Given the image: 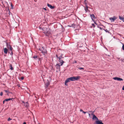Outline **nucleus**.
<instances>
[{
    "mask_svg": "<svg viewBox=\"0 0 124 124\" xmlns=\"http://www.w3.org/2000/svg\"><path fill=\"white\" fill-rule=\"evenodd\" d=\"M39 50L41 51V52L45 56L47 53V52L45 48L43 47L40 48L39 49Z\"/></svg>",
    "mask_w": 124,
    "mask_h": 124,
    "instance_id": "nucleus-1",
    "label": "nucleus"
},
{
    "mask_svg": "<svg viewBox=\"0 0 124 124\" xmlns=\"http://www.w3.org/2000/svg\"><path fill=\"white\" fill-rule=\"evenodd\" d=\"M80 78L79 76H77L76 77H73L69 78L70 80L71 81H73L75 80H77Z\"/></svg>",
    "mask_w": 124,
    "mask_h": 124,
    "instance_id": "nucleus-2",
    "label": "nucleus"
},
{
    "mask_svg": "<svg viewBox=\"0 0 124 124\" xmlns=\"http://www.w3.org/2000/svg\"><path fill=\"white\" fill-rule=\"evenodd\" d=\"M62 54H61L60 55H59V56L58 57V59H59V62L61 64V65L62 66V65L63 63L64 62L62 60H61V58H63V57H62Z\"/></svg>",
    "mask_w": 124,
    "mask_h": 124,
    "instance_id": "nucleus-3",
    "label": "nucleus"
},
{
    "mask_svg": "<svg viewBox=\"0 0 124 124\" xmlns=\"http://www.w3.org/2000/svg\"><path fill=\"white\" fill-rule=\"evenodd\" d=\"M87 114H88L89 116H96L94 114V112L91 111H88Z\"/></svg>",
    "mask_w": 124,
    "mask_h": 124,
    "instance_id": "nucleus-4",
    "label": "nucleus"
},
{
    "mask_svg": "<svg viewBox=\"0 0 124 124\" xmlns=\"http://www.w3.org/2000/svg\"><path fill=\"white\" fill-rule=\"evenodd\" d=\"M117 18V17H116L114 16L113 17L109 18V19L111 22H114Z\"/></svg>",
    "mask_w": 124,
    "mask_h": 124,
    "instance_id": "nucleus-5",
    "label": "nucleus"
},
{
    "mask_svg": "<svg viewBox=\"0 0 124 124\" xmlns=\"http://www.w3.org/2000/svg\"><path fill=\"white\" fill-rule=\"evenodd\" d=\"M113 79L115 80H116L119 81H123V79H122L121 78H120L117 77H115L113 78Z\"/></svg>",
    "mask_w": 124,
    "mask_h": 124,
    "instance_id": "nucleus-6",
    "label": "nucleus"
},
{
    "mask_svg": "<svg viewBox=\"0 0 124 124\" xmlns=\"http://www.w3.org/2000/svg\"><path fill=\"white\" fill-rule=\"evenodd\" d=\"M3 5L5 7H8L9 6L7 2L4 1L3 2Z\"/></svg>",
    "mask_w": 124,
    "mask_h": 124,
    "instance_id": "nucleus-7",
    "label": "nucleus"
},
{
    "mask_svg": "<svg viewBox=\"0 0 124 124\" xmlns=\"http://www.w3.org/2000/svg\"><path fill=\"white\" fill-rule=\"evenodd\" d=\"M61 64L60 63L58 64H57L55 65V67L57 69H59V70H60V66H61V64Z\"/></svg>",
    "mask_w": 124,
    "mask_h": 124,
    "instance_id": "nucleus-8",
    "label": "nucleus"
},
{
    "mask_svg": "<svg viewBox=\"0 0 124 124\" xmlns=\"http://www.w3.org/2000/svg\"><path fill=\"white\" fill-rule=\"evenodd\" d=\"M90 16L93 21H94V19L96 18L94 15L93 14H90Z\"/></svg>",
    "mask_w": 124,
    "mask_h": 124,
    "instance_id": "nucleus-9",
    "label": "nucleus"
},
{
    "mask_svg": "<svg viewBox=\"0 0 124 124\" xmlns=\"http://www.w3.org/2000/svg\"><path fill=\"white\" fill-rule=\"evenodd\" d=\"M96 124H104L102 122V121L101 120H99L98 121H95Z\"/></svg>",
    "mask_w": 124,
    "mask_h": 124,
    "instance_id": "nucleus-10",
    "label": "nucleus"
},
{
    "mask_svg": "<svg viewBox=\"0 0 124 124\" xmlns=\"http://www.w3.org/2000/svg\"><path fill=\"white\" fill-rule=\"evenodd\" d=\"M47 5L48 7H49L51 9H53L54 8V6H52L51 5L49 4L48 3H47Z\"/></svg>",
    "mask_w": 124,
    "mask_h": 124,
    "instance_id": "nucleus-11",
    "label": "nucleus"
},
{
    "mask_svg": "<svg viewBox=\"0 0 124 124\" xmlns=\"http://www.w3.org/2000/svg\"><path fill=\"white\" fill-rule=\"evenodd\" d=\"M92 119L93 120L98 121L99 120L97 117H93Z\"/></svg>",
    "mask_w": 124,
    "mask_h": 124,
    "instance_id": "nucleus-12",
    "label": "nucleus"
},
{
    "mask_svg": "<svg viewBox=\"0 0 124 124\" xmlns=\"http://www.w3.org/2000/svg\"><path fill=\"white\" fill-rule=\"evenodd\" d=\"M9 69L11 70H14V68L13 67L12 65L10 64H9Z\"/></svg>",
    "mask_w": 124,
    "mask_h": 124,
    "instance_id": "nucleus-13",
    "label": "nucleus"
},
{
    "mask_svg": "<svg viewBox=\"0 0 124 124\" xmlns=\"http://www.w3.org/2000/svg\"><path fill=\"white\" fill-rule=\"evenodd\" d=\"M8 52V49L6 48H4V52L6 54H7Z\"/></svg>",
    "mask_w": 124,
    "mask_h": 124,
    "instance_id": "nucleus-14",
    "label": "nucleus"
},
{
    "mask_svg": "<svg viewBox=\"0 0 124 124\" xmlns=\"http://www.w3.org/2000/svg\"><path fill=\"white\" fill-rule=\"evenodd\" d=\"M85 10L86 12H88V11H89V10L88 9V7L87 6H86L85 8Z\"/></svg>",
    "mask_w": 124,
    "mask_h": 124,
    "instance_id": "nucleus-15",
    "label": "nucleus"
},
{
    "mask_svg": "<svg viewBox=\"0 0 124 124\" xmlns=\"http://www.w3.org/2000/svg\"><path fill=\"white\" fill-rule=\"evenodd\" d=\"M24 105L25 107H28L29 106V105L28 102H26L24 103Z\"/></svg>",
    "mask_w": 124,
    "mask_h": 124,
    "instance_id": "nucleus-16",
    "label": "nucleus"
},
{
    "mask_svg": "<svg viewBox=\"0 0 124 124\" xmlns=\"http://www.w3.org/2000/svg\"><path fill=\"white\" fill-rule=\"evenodd\" d=\"M119 18L120 20H122L124 22V17H123L120 16H119Z\"/></svg>",
    "mask_w": 124,
    "mask_h": 124,
    "instance_id": "nucleus-17",
    "label": "nucleus"
},
{
    "mask_svg": "<svg viewBox=\"0 0 124 124\" xmlns=\"http://www.w3.org/2000/svg\"><path fill=\"white\" fill-rule=\"evenodd\" d=\"M14 99L13 98H9V99H5V101H10V100H14Z\"/></svg>",
    "mask_w": 124,
    "mask_h": 124,
    "instance_id": "nucleus-18",
    "label": "nucleus"
},
{
    "mask_svg": "<svg viewBox=\"0 0 124 124\" xmlns=\"http://www.w3.org/2000/svg\"><path fill=\"white\" fill-rule=\"evenodd\" d=\"M70 81V79H69V78H68L65 81L66 83H68Z\"/></svg>",
    "mask_w": 124,
    "mask_h": 124,
    "instance_id": "nucleus-19",
    "label": "nucleus"
},
{
    "mask_svg": "<svg viewBox=\"0 0 124 124\" xmlns=\"http://www.w3.org/2000/svg\"><path fill=\"white\" fill-rule=\"evenodd\" d=\"M46 86H45L46 88L49 85V83L48 82L46 84Z\"/></svg>",
    "mask_w": 124,
    "mask_h": 124,
    "instance_id": "nucleus-20",
    "label": "nucleus"
},
{
    "mask_svg": "<svg viewBox=\"0 0 124 124\" xmlns=\"http://www.w3.org/2000/svg\"><path fill=\"white\" fill-rule=\"evenodd\" d=\"M4 91L6 93H12L11 92H9L8 90H4Z\"/></svg>",
    "mask_w": 124,
    "mask_h": 124,
    "instance_id": "nucleus-21",
    "label": "nucleus"
},
{
    "mask_svg": "<svg viewBox=\"0 0 124 124\" xmlns=\"http://www.w3.org/2000/svg\"><path fill=\"white\" fill-rule=\"evenodd\" d=\"M7 46L8 49H9L10 47H11L10 45H8V44H7Z\"/></svg>",
    "mask_w": 124,
    "mask_h": 124,
    "instance_id": "nucleus-22",
    "label": "nucleus"
},
{
    "mask_svg": "<svg viewBox=\"0 0 124 124\" xmlns=\"http://www.w3.org/2000/svg\"><path fill=\"white\" fill-rule=\"evenodd\" d=\"M92 26H93V28H94L95 27V26L94 23L92 24Z\"/></svg>",
    "mask_w": 124,
    "mask_h": 124,
    "instance_id": "nucleus-23",
    "label": "nucleus"
},
{
    "mask_svg": "<svg viewBox=\"0 0 124 124\" xmlns=\"http://www.w3.org/2000/svg\"><path fill=\"white\" fill-rule=\"evenodd\" d=\"M78 69L80 70H81L82 69L83 70H84V68H83L79 67L78 68Z\"/></svg>",
    "mask_w": 124,
    "mask_h": 124,
    "instance_id": "nucleus-24",
    "label": "nucleus"
},
{
    "mask_svg": "<svg viewBox=\"0 0 124 124\" xmlns=\"http://www.w3.org/2000/svg\"><path fill=\"white\" fill-rule=\"evenodd\" d=\"M9 50H10V51H12L13 49V48L12 47H10L9 48Z\"/></svg>",
    "mask_w": 124,
    "mask_h": 124,
    "instance_id": "nucleus-25",
    "label": "nucleus"
},
{
    "mask_svg": "<svg viewBox=\"0 0 124 124\" xmlns=\"http://www.w3.org/2000/svg\"><path fill=\"white\" fill-rule=\"evenodd\" d=\"M33 58H34L35 59H36L38 57L37 56H34L33 57Z\"/></svg>",
    "mask_w": 124,
    "mask_h": 124,
    "instance_id": "nucleus-26",
    "label": "nucleus"
},
{
    "mask_svg": "<svg viewBox=\"0 0 124 124\" xmlns=\"http://www.w3.org/2000/svg\"><path fill=\"white\" fill-rule=\"evenodd\" d=\"M104 30L106 32H108V33H109V31L108 30H107V29H106L105 30Z\"/></svg>",
    "mask_w": 124,
    "mask_h": 124,
    "instance_id": "nucleus-27",
    "label": "nucleus"
},
{
    "mask_svg": "<svg viewBox=\"0 0 124 124\" xmlns=\"http://www.w3.org/2000/svg\"><path fill=\"white\" fill-rule=\"evenodd\" d=\"M59 55H58V54H56V58L57 59H58V57L59 56Z\"/></svg>",
    "mask_w": 124,
    "mask_h": 124,
    "instance_id": "nucleus-28",
    "label": "nucleus"
},
{
    "mask_svg": "<svg viewBox=\"0 0 124 124\" xmlns=\"http://www.w3.org/2000/svg\"><path fill=\"white\" fill-rule=\"evenodd\" d=\"M83 113L84 114L87 113V114L88 113V111L87 112H84L83 111Z\"/></svg>",
    "mask_w": 124,
    "mask_h": 124,
    "instance_id": "nucleus-29",
    "label": "nucleus"
},
{
    "mask_svg": "<svg viewBox=\"0 0 124 124\" xmlns=\"http://www.w3.org/2000/svg\"><path fill=\"white\" fill-rule=\"evenodd\" d=\"M12 120V119L10 118H9L8 119V121H9Z\"/></svg>",
    "mask_w": 124,
    "mask_h": 124,
    "instance_id": "nucleus-30",
    "label": "nucleus"
},
{
    "mask_svg": "<svg viewBox=\"0 0 124 124\" xmlns=\"http://www.w3.org/2000/svg\"><path fill=\"white\" fill-rule=\"evenodd\" d=\"M93 21V22H94V23L95 24H96V25H97V23L95 21V20H94V21Z\"/></svg>",
    "mask_w": 124,
    "mask_h": 124,
    "instance_id": "nucleus-31",
    "label": "nucleus"
},
{
    "mask_svg": "<svg viewBox=\"0 0 124 124\" xmlns=\"http://www.w3.org/2000/svg\"><path fill=\"white\" fill-rule=\"evenodd\" d=\"M122 49L123 50H124V45L123 44L122 47Z\"/></svg>",
    "mask_w": 124,
    "mask_h": 124,
    "instance_id": "nucleus-32",
    "label": "nucleus"
},
{
    "mask_svg": "<svg viewBox=\"0 0 124 124\" xmlns=\"http://www.w3.org/2000/svg\"><path fill=\"white\" fill-rule=\"evenodd\" d=\"M0 95L1 96H2L3 95V93L2 92H1L0 94Z\"/></svg>",
    "mask_w": 124,
    "mask_h": 124,
    "instance_id": "nucleus-33",
    "label": "nucleus"
},
{
    "mask_svg": "<svg viewBox=\"0 0 124 124\" xmlns=\"http://www.w3.org/2000/svg\"><path fill=\"white\" fill-rule=\"evenodd\" d=\"M24 79V77H21V79L22 80H23Z\"/></svg>",
    "mask_w": 124,
    "mask_h": 124,
    "instance_id": "nucleus-34",
    "label": "nucleus"
},
{
    "mask_svg": "<svg viewBox=\"0 0 124 124\" xmlns=\"http://www.w3.org/2000/svg\"><path fill=\"white\" fill-rule=\"evenodd\" d=\"M11 8H12V9L13 8V5L12 4L11 5Z\"/></svg>",
    "mask_w": 124,
    "mask_h": 124,
    "instance_id": "nucleus-35",
    "label": "nucleus"
},
{
    "mask_svg": "<svg viewBox=\"0 0 124 124\" xmlns=\"http://www.w3.org/2000/svg\"><path fill=\"white\" fill-rule=\"evenodd\" d=\"M80 111L81 112H83V110L82 109H80Z\"/></svg>",
    "mask_w": 124,
    "mask_h": 124,
    "instance_id": "nucleus-36",
    "label": "nucleus"
},
{
    "mask_svg": "<svg viewBox=\"0 0 124 124\" xmlns=\"http://www.w3.org/2000/svg\"><path fill=\"white\" fill-rule=\"evenodd\" d=\"M67 83H66L65 82V85H67Z\"/></svg>",
    "mask_w": 124,
    "mask_h": 124,
    "instance_id": "nucleus-37",
    "label": "nucleus"
},
{
    "mask_svg": "<svg viewBox=\"0 0 124 124\" xmlns=\"http://www.w3.org/2000/svg\"><path fill=\"white\" fill-rule=\"evenodd\" d=\"M43 8L45 10H46V8Z\"/></svg>",
    "mask_w": 124,
    "mask_h": 124,
    "instance_id": "nucleus-38",
    "label": "nucleus"
},
{
    "mask_svg": "<svg viewBox=\"0 0 124 124\" xmlns=\"http://www.w3.org/2000/svg\"><path fill=\"white\" fill-rule=\"evenodd\" d=\"M77 63V62L76 61H74V63Z\"/></svg>",
    "mask_w": 124,
    "mask_h": 124,
    "instance_id": "nucleus-39",
    "label": "nucleus"
},
{
    "mask_svg": "<svg viewBox=\"0 0 124 124\" xmlns=\"http://www.w3.org/2000/svg\"><path fill=\"white\" fill-rule=\"evenodd\" d=\"M5 101V100H4L3 101V103L4 104V102Z\"/></svg>",
    "mask_w": 124,
    "mask_h": 124,
    "instance_id": "nucleus-40",
    "label": "nucleus"
},
{
    "mask_svg": "<svg viewBox=\"0 0 124 124\" xmlns=\"http://www.w3.org/2000/svg\"><path fill=\"white\" fill-rule=\"evenodd\" d=\"M17 86L18 87H20V85H17Z\"/></svg>",
    "mask_w": 124,
    "mask_h": 124,
    "instance_id": "nucleus-41",
    "label": "nucleus"
},
{
    "mask_svg": "<svg viewBox=\"0 0 124 124\" xmlns=\"http://www.w3.org/2000/svg\"><path fill=\"white\" fill-rule=\"evenodd\" d=\"M23 124H26V123L25 122H24Z\"/></svg>",
    "mask_w": 124,
    "mask_h": 124,
    "instance_id": "nucleus-42",
    "label": "nucleus"
},
{
    "mask_svg": "<svg viewBox=\"0 0 124 124\" xmlns=\"http://www.w3.org/2000/svg\"><path fill=\"white\" fill-rule=\"evenodd\" d=\"M100 28L101 30L102 29V28L101 27H100Z\"/></svg>",
    "mask_w": 124,
    "mask_h": 124,
    "instance_id": "nucleus-43",
    "label": "nucleus"
},
{
    "mask_svg": "<svg viewBox=\"0 0 124 124\" xmlns=\"http://www.w3.org/2000/svg\"><path fill=\"white\" fill-rule=\"evenodd\" d=\"M9 93H8L7 94V95H9Z\"/></svg>",
    "mask_w": 124,
    "mask_h": 124,
    "instance_id": "nucleus-44",
    "label": "nucleus"
}]
</instances>
